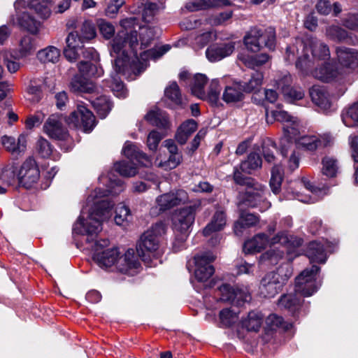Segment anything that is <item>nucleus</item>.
Wrapping results in <instances>:
<instances>
[{
	"mask_svg": "<svg viewBox=\"0 0 358 358\" xmlns=\"http://www.w3.org/2000/svg\"><path fill=\"white\" fill-rule=\"evenodd\" d=\"M100 183L106 185L107 189H95L87 197L86 204L83 208L78 220L73 227L74 236H82L90 245L92 252L93 260L101 268L114 266L118 261L120 252L117 248H108V239L96 240L98 234L101 231L102 222L111 217V208L113 204L103 197L111 194H117L124 189V185L120 180L112 179L102 175L99 178Z\"/></svg>",
	"mask_w": 358,
	"mask_h": 358,
	"instance_id": "1",
	"label": "nucleus"
},
{
	"mask_svg": "<svg viewBox=\"0 0 358 358\" xmlns=\"http://www.w3.org/2000/svg\"><path fill=\"white\" fill-rule=\"evenodd\" d=\"M120 25L122 30L111 41L110 55L116 57L114 64L116 73L139 74L148 66L149 59H157L170 50L169 45H164L141 52L139 58L137 50L150 45L155 36L154 28L139 25L135 17L121 20Z\"/></svg>",
	"mask_w": 358,
	"mask_h": 358,
	"instance_id": "2",
	"label": "nucleus"
},
{
	"mask_svg": "<svg viewBox=\"0 0 358 358\" xmlns=\"http://www.w3.org/2000/svg\"><path fill=\"white\" fill-rule=\"evenodd\" d=\"M330 58L327 45L319 39L309 36L303 40L296 39L294 44L286 49L285 59L296 61V67L304 75H309L310 69L320 61Z\"/></svg>",
	"mask_w": 358,
	"mask_h": 358,
	"instance_id": "3",
	"label": "nucleus"
},
{
	"mask_svg": "<svg viewBox=\"0 0 358 358\" xmlns=\"http://www.w3.org/2000/svg\"><path fill=\"white\" fill-rule=\"evenodd\" d=\"M166 227L162 222L153 224L141 236L137 245L138 255L144 262L158 258L162 253L161 238L166 234Z\"/></svg>",
	"mask_w": 358,
	"mask_h": 358,
	"instance_id": "4",
	"label": "nucleus"
},
{
	"mask_svg": "<svg viewBox=\"0 0 358 358\" xmlns=\"http://www.w3.org/2000/svg\"><path fill=\"white\" fill-rule=\"evenodd\" d=\"M234 179L237 184L246 186L243 200L247 205L255 207L262 203V206L260 207L261 210H266L270 208L271 203L264 199L265 192L264 185L255 181L252 178H244L238 170H235L234 172Z\"/></svg>",
	"mask_w": 358,
	"mask_h": 358,
	"instance_id": "5",
	"label": "nucleus"
},
{
	"mask_svg": "<svg viewBox=\"0 0 358 358\" xmlns=\"http://www.w3.org/2000/svg\"><path fill=\"white\" fill-rule=\"evenodd\" d=\"M292 275V271L288 264L278 268L276 272L268 273L261 280L260 294L264 297L275 296Z\"/></svg>",
	"mask_w": 358,
	"mask_h": 358,
	"instance_id": "6",
	"label": "nucleus"
},
{
	"mask_svg": "<svg viewBox=\"0 0 358 358\" xmlns=\"http://www.w3.org/2000/svg\"><path fill=\"white\" fill-rule=\"evenodd\" d=\"M200 206V201H197L193 206L180 209L173 214V229L174 233L182 234L180 243L187 238L189 229L194 222L195 212Z\"/></svg>",
	"mask_w": 358,
	"mask_h": 358,
	"instance_id": "7",
	"label": "nucleus"
},
{
	"mask_svg": "<svg viewBox=\"0 0 358 358\" xmlns=\"http://www.w3.org/2000/svg\"><path fill=\"white\" fill-rule=\"evenodd\" d=\"M244 43L247 49L252 52H258L262 44L268 49L273 50L275 43L274 31L270 29L262 33L260 29H252L244 37Z\"/></svg>",
	"mask_w": 358,
	"mask_h": 358,
	"instance_id": "8",
	"label": "nucleus"
},
{
	"mask_svg": "<svg viewBox=\"0 0 358 358\" xmlns=\"http://www.w3.org/2000/svg\"><path fill=\"white\" fill-rule=\"evenodd\" d=\"M319 271L320 268L317 266L303 270L296 278L295 292L303 296H310L313 294L319 287V284L316 282V275Z\"/></svg>",
	"mask_w": 358,
	"mask_h": 358,
	"instance_id": "9",
	"label": "nucleus"
},
{
	"mask_svg": "<svg viewBox=\"0 0 358 358\" xmlns=\"http://www.w3.org/2000/svg\"><path fill=\"white\" fill-rule=\"evenodd\" d=\"M289 242L288 237L285 233L278 234L271 241L268 240L264 234H259L245 243L243 250L245 253L259 252L268 245L280 244L286 246Z\"/></svg>",
	"mask_w": 358,
	"mask_h": 358,
	"instance_id": "10",
	"label": "nucleus"
},
{
	"mask_svg": "<svg viewBox=\"0 0 358 358\" xmlns=\"http://www.w3.org/2000/svg\"><path fill=\"white\" fill-rule=\"evenodd\" d=\"M266 120L268 122L275 120L284 124L283 130L285 137L281 141H287V139L294 138L299 132V122L296 117L289 115L284 110H272L271 113L266 111Z\"/></svg>",
	"mask_w": 358,
	"mask_h": 358,
	"instance_id": "11",
	"label": "nucleus"
},
{
	"mask_svg": "<svg viewBox=\"0 0 358 358\" xmlns=\"http://www.w3.org/2000/svg\"><path fill=\"white\" fill-rule=\"evenodd\" d=\"M294 185V188L303 187L305 190L310 193V194H307L297 190L289 192V190L287 189L285 193V198L286 199H296L303 203H314L318 199L320 194L322 193L321 189L314 188L307 178H305L295 182ZM291 188L293 189L294 187Z\"/></svg>",
	"mask_w": 358,
	"mask_h": 358,
	"instance_id": "12",
	"label": "nucleus"
},
{
	"mask_svg": "<svg viewBox=\"0 0 358 358\" xmlns=\"http://www.w3.org/2000/svg\"><path fill=\"white\" fill-rule=\"evenodd\" d=\"M66 122L74 127H82L85 132H90L95 126V117L85 106L78 105L77 110L71 113Z\"/></svg>",
	"mask_w": 358,
	"mask_h": 358,
	"instance_id": "13",
	"label": "nucleus"
},
{
	"mask_svg": "<svg viewBox=\"0 0 358 358\" xmlns=\"http://www.w3.org/2000/svg\"><path fill=\"white\" fill-rule=\"evenodd\" d=\"M214 259V255L210 252L197 255L194 257V276L196 280L199 282H205L212 276L215 269L211 262Z\"/></svg>",
	"mask_w": 358,
	"mask_h": 358,
	"instance_id": "14",
	"label": "nucleus"
},
{
	"mask_svg": "<svg viewBox=\"0 0 358 358\" xmlns=\"http://www.w3.org/2000/svg\"><path fill=\"white\" fill-rule=\"evenodd\" d=\"M309 74L324 83L336 82L341 84L346 81L345 73L341 71L338 67L330 63H325L314 69L312 68Z\"/></svg>",
	"mask_w": 358,
	"mask_h": 358,
	"instance_id": "15",
	"label": "nucleus"
},
{
	"mask_svg": "<svg viewBox=\"0 0 358 358\" xmlns=\"http://www.w3.org/2000/svg\"><path fill=\"white\" fill-rule=\"evenodd\" d=\"M40 177V171L34 159L27 158L22 164L18 173L19 183L25 188H30L36 183Z\"/></svg>",
	"mask_w": 358,
	"mask_h": 358,
	"instance_id": "16",
	"label": "nucleus"
},
{
	"mask_svg": "<svg viewBox=\"0 0 358 358\" xmlns=\"http://www.w3.org/2000/svg\"><path fill=\"white\" fill-rule=\"evenodd\" d=\"M220 293V300L224 302H229L236 306H241L244 302L249 301L251 299L250 294L246 287L234 288L229 285L223 284L219 287Z\"/></svg>",
	"mask_w": 358,
	"mask_h": 358,
	"instance_id": "17",
	"label": "nucleus"
},
{
	"mask_svg": "<svg viewBox=\"0 0 358 358\" xmlns=\"http://www.w3.org/2000/svg\"><path fill=\"white\" fill-rule=\"evenodd\" d=\"M336 55L341 71L345 73L347 78L357 67H358V51L353 48L338 47Z\"/></svg>",
	"mask_w": 358,
	"mask_h": 358,
	"instance_id": "18",
	"label": "nucleus"
},
{
	"mask_svg": "<svg viewBox=\"0 0 358 358\" xmlns=\"http://www.w3.org/2000/svg\"><path fill=\"white\" fill-rule=\"evenodd\" d=\"M25 5L24 0H17L15 2V8L16 11V24L22 28L26 29L32 34H37L41 27V22L37 21L29 13L21 11V8ZM13 23L15 22L13 20Z\"/></svg>",
	"mask_w": 358,
	"mask_h": 358,
	"instance_id": "19",
	"label": "nucleus"
},
{
	"mask_svg": "<svg viewBox=\"0 0 358 358\" xmlns=\"http://www.w3.org/2000/svg\"><path fill=\"white\" fill-rule=\"evenodd\" d=\"M189 199L187 193L182 189L163 194L156 199L160 211H165L176 206L186 203Z\"/></svg>",
	"mask_w": 358,
	"mask_h": 358,
	"instance_id": "20",
	"label": "nucleus"
},
{
	"mask_svg": "<svg viewBox=\"0 0 358 358\" xmlns=\"http://www.w3.org/2000/svg\"><path fill=\"white\" fill-rule=\"evenodd\" d=\"M163 145L167 149L169 157L167 159H162L161 156L157 158V166L164 170H171L176 168L182 162V155L178 152L176 143L172 139H166Z\"/></svg>",
	"mask_w": 358,
	"mask_h": 358,
	"instance_id": "21",
	"label": "nucleus"
},
{
	"mask_svg": "<svg viewBox=\"0 0 358 358\" xmlns=\"http://www.w3.org/2000/svg\"><path fill=\"white\" fill-rule=\"evenodd\" d=\"M116 269L129 275H134L139 272L141 264L133 249L127 250L122 255H120Z\"/></svg>",
	"mask_w": 358,
	"mask_h": 358,
	"instance_id": "22",
	"label": "nucleus"
},
{
	"mask_svg": "<svg viewBox=\"0 0 358 358\" xmlns=\"http://www.w3.org/2000/svg\"><path fill=\"white\" fill-rule=\"evenodd\" d=\"M237 43L239 42L231 41L211 45L206 49V57L211 62L220 61L234 52Z\"/></svg>",
	"mask_w": 358,
	"mask_h": 358,
	"instance_id": "23",
	"label": "nucleus"
},
{
	"mask_svg": "<svg viewBox=\"0 0 358 358\" xmlns=\"http://www.w3.org/2000/svg\"><path fill=\"white\" fill-rule=\"evenodd\" d=\"M334 138L327 133L319 136H304L300 138L299 143L306 150L313 151L320 148L330 145Z\"/></svg>",
	"mask_w": 358,
	"mask_h": 358,
	"instance_id": "24",
	"label": "nucleus"
},
{
	"mask_svg": "<svg viewBox=\"0 0 358 358\" xmlns=\"http://www.w3.org/2000/svg\"><path fill=\"white\" fill-rule=\"evenodd\" d=\"M43 131L50 138L54 139L63 140L66 136V131L57 115H52L48 118L43 125Z\"/></svg>",
	"mask_w": 358,
	"mask_h": 358,
	"instance_id": "25",
	"label": "nucleus"
},
{
	"mask_svg": "<svg viewBox=\"0 0 358 358\" xmlns=\"http://www.w3.org/2000/svg\"><path fill=\"white\" fill-rule=\"evenodd\" d=\"M216 33L211 29H201L191 34L189 42L193 49L201 50L216 39Z\"/></svg>",
	"mask_w": 358,
	"mask_h": 358,
	"instance_id": "26",
	"label": "nucleus"
},
{
	"mask_svg": "<svg viewBox=\"0 0 358 358\" xmlns=\"http://www.w3.org/2000/svg\"><path fill=\"white\" fill-rule=\"evenodd\" d=\"M1 142L6 150L15 157L24 154L27 148V138L22 134L19 136L17 141L13 137L4 136Z\"/></svg>",
	"mask_w": 358,
	"mask_h": 358,
	"instance_id": "27",
	"label": "nucleus"
},
{
	"mask_svg": "<svg viewBox=\"0 0 358 358\" xmlns=\"http://www.w3.org/2000/svg\"><path fill=\"white\" fill-rule=\"evenodd\" d=\"M328 243H321L313 241L309 243L306 255L311 262L324 264L327 260L326 251L329 250Z\"/></svg>",
	"mask_w": 358,
	"mask_h": 358,
	"instance_id": "28",
	"label": "nucleus"
},
{
	"mask_svg": "<svg viewBox=\"0 0 358 358\" xmlns=\"http://www.w3.org/2000/svg\"><path fill=\"white\" fill-rule=\"evenodd\" d=\"M290 140L281 141L280 152L287 163L288 169L293 171L299 166V154L294 148Z\"/></svg>",
	"mask_w": 358,
	"mask_h": 358,
	"instance_id": "29",
	"label": "nucleus"
},
{
	"mask_svg": "<svg viewBox=\"0 0 358 358\" xmlns=\"http://www.w3.org/2000/svg\"><path fill=\"white\" fill-rule=\"evenodd\" d=\"M80 52H82L83 57L86 59H92L96 62L99 59L98 52L92 48H89L83 50L66 46L64 50V55L68 61L74 62L78 59Z\"/></svg>",
	"mask_w": 358,
	"mask_h": 358,
	"instance_id": "30",
	"label": "nucleus"
},
{
	"mask_svg": "<svg viewBox=\"0 0 358 358\" xmlns=\"http://www.w3.org/2000/svg\"><path fill=\"white\" fill-rule=\"evenodd\" d=\"M227 223L226 214L222 210H217L213 215L211 221L203 229V234L205 236H209L213 233L221 231Z\"/></svg>",
	"mask_w": 358,
	"mask_h": 358,
	"instance_id": "31",
	"label": "nucleus"
},
{
	"mask_svg": "<svg viewBox=\"0 0 358 358\" xmlns=\"http://www.w3.org/2000/svg\"><path fill=\"white\" fill-rule=\"evenodd\" d=\"M37 48L36 40L29 35L22 36L18 41L17 54L19 59L32 55Z\"/></svg>",
	"mask_w": 358,
	"mask_h": 358,
	"instance_id": "32",
	"label": "nucleus"
},
{
	"mask_svg": "<svg viewBox=\"0 0 358 358\" xmlns=\"http://www.w3.org/2000/svg\"><path fill=\"white\" fill-rule=\"evenodd\" d=\"M196 129L197 123L195 120L189 119L183 122L177 129L176 140L178 143L184 145Z\"/></svg>",
	"mask_w": 358,
	"mask_h": 358,
	"instance_id": "33",
	"label": "nucleus"
},
{
	"mask_svg": "<svg viewBox=\"0 0 358 358\" xmlns=\"http://www.w3.org/2000/svg\"><path fill=\"white\" fill-rule=\"evenodd\" d=\"M264 322V316L261 312L251 311L242 320V327L248 331L257 332L261 329Z\"/></svg>",
	"mask_w": 358,
	"mask_h": 358,
	"instance_id": "34",
	"label": "nucleus"
},
{
	"mask_svg": "<svg viewBox=\"0 0 358 358\" xmlns=\"http://www.w3.org/2000/svg\"><path fill=\"white\" fill-rule=\"evenodd\" d=\"M208 79L205 74L196 73L191 80L190 90L192 94L201 99H206V92L205 87L208 83Z\"/></svg>",
	"mask_w": 358,
	"mask_h": 358,
	"instance_id": "35",
	"label": "nucleus"
},
{
	"mask_svg": "<svg viewBox=\"0 0 358 358\" xmlns=\"http://www.w3.org/2000/svg\"><path fill=\"white\" fill-rule=\"evenodd\" d=\"M310 95L312 101L322 109L327 110L330 108V96L324 89L313 87L310 90Z\"/></svg>",
	"mask_w": 358,
	"mask_h": 358,
	"instance_id": "36",
	"label": "nucleus"
},
{
	"mask_svg": "<svg viewBox=\"0 0 358 358\" xmlns=\"http://www.w3.org/2000/svg\"><path fill=\"white\" fill-rule=\"evenodd\" d=\"M242 85L239 83H233L225 87L222 99L227 103H234L243 99Z\"/></svg>",
	"mask_w": 358,
	"mask_h": 358,
	"instance_id": "37",
	"label": "nucleus"
},
{
	"mask_svg": "<svg viewBox=\"0 0 358 358\" xmlns=\"http://www.w3.org/2000/svg\"><path fill=\"white\" fill-rule=\"evenodd\" d=\"M123 155L129 160L136 159L143 165L150 164L148 157L143 152L138 151L136 146L131 142L127 141L122 148Z\"/></svg>",
	"mask_w": 358,
	"mask_h": 358,
	"instance_id": "38",
	"label": "nucleus"
},
{
	"mask_svg": "<svg viewBox=\"0 0 358 358\" xmlns=\"http://www.w3.org/2000/svg\"><path fill=\"white\" fill-rule=\"evenodd\" d=\"M60 56V50L53 45H49L37 52V58L44 64H55L59 62Z\"/></svg>",
	"mask_w": 358,
	"mask_h": 358,
	"instance_id": "39",
	"label": "nucleus"
},
{
	"mask_svg": "<svg viewBox=\"0 0 358 358\" xmlns=\"http://www.w3.org/2000/svg\"><path fill=\"white\" fill-rule=\"evenodd\" d=\"M90 60L91 62L81 61L78 64L79 72L83 76H101L103 74V70L101 67L97 65V62H99V58L96 62L93 61L92 59Z\"/></svg>",
	"mask_w": 358,
	"mask_h": 358,
	"instance_id": "40",
	"label": "nucleus"
},
{
	"mask_svg": "<svg viewBox=\"0 0 358 358\" xmlns=\"http://www.w3.org/2000/svg\"><path fill=\"white\" fill-rule=\"evenodd\" d=\"M95 89L92 81L80 76H74L71 82V90L75 92L93 93Z\"/></svg>",
	"mask_w": 358,
	"mask_h": 358,
	"instance_id": "41",
	"label": "nucleus"
},
{
	"mask_svg": "<svg viewBox=\"0 0 358 358\" xmlns=\"http://www.w3.org/2000/svg\"><path fill=\"white\" fill-rule=\"evenodd\" d=\"M29 7L41 18L47 19L50 16L51 9L48 0H24Z\"/></svg>",
	"mask_w": 358,
	"mask_h": 358,
	"instance_id": "42",
	"label": "nucleus"
},
{
	"mask_svg": "<svg viewBox=\"0 0 358 358\" xmlns=\"http://www.w3.org/2000/svg\"><path fill=\"white\" fill-rule=\"evenodd\" d=\"M164 96L166 99L176 106L183 103L180 87L176 82H171L164 90Z\"/></svg>",
	"mask_w": 358,
	"mask_h": 358,
	"instance_id": "43",
	"label": "nucleus"
},
{
	"mask_svg": "<svg viewBox=\"0 0 358 358\" xmlns=\"http://www.w3.org/2000/svg\"><path fill=\"white\" fill-rule=\"evenodd\" d=\"M342 120L346 127H358V101L343 110Z\"/></svg>",
	"mask_w": 358,
	"mask_h": 358,
	"instance_id": "44",
	"label": "nucleus"
},
{
	"mask_svg": "<svg viewBox=\"0 0 358 358\" xmlns=\"http://www.w3.org/2000/svg\"><path fill=\"white\" fill-rule=\"evenodd\" d=\"M93 107L101 118H105L110 111L113 104L108 97L101 96L92 101Z\"/></svg>",
	"mask_w": 358,
	"mask_h": 358,
	"instance_id": "45",
	"label": "nucleus"
},
{
	"mask_svg": "<svg viewBox=\"0 0 358 358\" xmlns=\"http://www.w3.org/2000/svg\"><path fill=\"white\" fill-rule=\"evenodd\" d=\"M164 8L163 2H147L144 4L142 17L144 22L150 23L154 20V17L160 10Z\"/></svg>",
	"mask_w": 358,
	"mask_h": 358,
	"instance_id": "46",
	"label": "nucleus"
},
{
	"mask_svg": "<svg viewBox=\"0 0 358 358\" xmlns=\"http://www.w3.org/2000/svg\"><path fill=\"white\" fill-rule=\"evenodd\" d=\"M262 164L260 156L257 153H251L248 159L241 164L240 168L243 172L251 173L252 171L259 169Z\"/></svg>",
	"mask_w": 358,
	"mask_h": 358,
	"instance_id": "47",
	"label": "nucleus"
},
{
	"mask_svg": "<svg viewBox=\"0 0 358 358\" xmlns=\"http://www.w3.org/2000/svg\"><path fill=\"white\" fill-rule=\"evenodd\" d=\"M114 168L121 176L125 177H133L137 173L136 164L131 160L117 162Z\"/></svg>",
	"mask_w": 358,
	"mask_h": 358,
	"instance_id": "48",
	"label": "nucleus"
},
{
	"mask_svg": "<svg viewBox=\"0 0 358 358\" xmlns=\"http://www.w3.org/2000/svg\"><path fill=\"white\" fill-rule=\"evenodd\" d=\"M283 169L279 165H275L271 169L270 187L272 192L277 194L280 191L281 184L283 180Z\"/></svg>",
	"mask_w": 358,
	"mask_h": 358,
	"instance_id": "49",
	"label": "nucleus"
},
{
	"mask_svg": "<svg viewBox=\"0 0 358 358\" xmlns=\"http://www.w3.org/2000/svg\"><path fill=\"white\" fill-rule=\"evenodd\" d=\"M263 74L259 71L254 72L250 77V79L248 82L245 83L244 85L242 86V89L245 92H252L258 91L263 81Z\"/></svg>",
	"mask_w": 358,
	"mask_h": 358,
	"instance_id": "50",
	"label": "nucleus"
},
{
	"mask_svg": "<svg viewBox=\"0 0 358 358\" xmlns=\"http://www.w3.org/2000/svg\"><path fill=\"white\" fill-rule=\"evenodd\" d=\"M326 34L329 38L334 41L352 42L351 38L348 36L347 31L337 26L332 25L327 27L326 29Z\"/></svg>",
	"mask_w": 358,
	"mask_h": 358,
	"instance_id": "51",
	"label": "nucleus"
},
{
	"mask_svg": "<svg viewBox=\"0 0 358 358\" xmlns=\"http://www.w3.org/2000/svg\"><path fill=\"white\" fill-rule=\"evenodd\" d=\"M115 213L114 220L117 225H124L131 217L129 208L122 203L117 205Z\"/></svg>",
	"mask_w": 358,
	"mask_h": 358,
	"instance_id": "52",
	"label": "nucleus"
},
{
	"mask_svg": "<svg viewBox=\"0 0 358 358\" xmlns=\"http://www.w3.org/2000/svg\"><path fill=\"white\" fill-rule=\"evenodd\" d=\"M239 59L248 67L255 69L266 64L269 60V56L266 54H260L254 57H247L239 56Z\"/></svg>",
	"mask_w": 358,
	"mask_h": 358,
	"instance_id": "53",
	"label": "nucleus"
},
{
	"mask_svg": "<svg viewBox=\"0 0 358 358\" xmlns=\"http://www.w3.org/2000/svg\"><path fill=\"white\" fill-rule=\"evenodd\" d=\"M266 327L271 330H275L278 328H282L288 330L292 328V324L285 322L283 319L275 314L269 315L266 319Z\"/></svg>",
	"mask_w": 358,
	"mask_h": 358,
	"instance_id": "54",
	"label": "nucleus"
},
{
	"mask_svg": "<svg viewBox=\"0 0 358 358\" xmlns=\"http://www.w3.org/2000/svg\"><path fill=\"white\" fill-rule=\"evenodd\" d=\"M108 83L109 87L117 97L124 98L127 96V91L124 89V84L117 75L112 76Z\"/></svg>",
	"mask_w": 358,
	"mask_h": 358,
	"instance_id": "55",
	"label": "nucleus"
},
{
	"mask_svg": "<svg viewBox=\"0 0 358 358\" xmlns=\"http://www.w3.org/2000/svg\"><path fill=\"white\" fill-rule=\"evenodd\" d=\"M258 222V217L251 213L242 214L240 219L234 224V232L237 236L241 235V230H238V227L243 225L249 227L255 225Z\"/></svg>",
	"mask_w": 358,
	"mask_h": 358,
	"instance_id": "56",
	"label": "nucleus"
},
{
	"mask_svg": "<svg viewBox=\"0 0 358 358\" xmlns=\"http://www.w3.org/2000/svg\"><path fill=\"white\" fill-rule=\"evenodd\" d=\"M299 303L300 300L294 294H285L278 301L279 306L291 311L294 310L299 306Z\"/></svg>",
	"mask_w": 358,
	"mask_h": 358,
	"instance_id": "57",
	"label": "nucleus"
},
{
	"mask_svg": "<svg viewBox=\"0 0 358 358\" xmlns=\"http://www.w3.org/2000/svg\"><path fill=\"white\" fill-rule=\"evenodd\" d=\"M15 175L13 171L6 167L0 170V194L6 192L8 187L13 181Z\"/></svg>",
	"mask_w": 358,
	"mask_h": 358,
	"instance_id": "58",
	"label": "nucleus"
},
{
	"mask_svg": "<svg viewBox=\"0 0 358 358\" xmlns=\"http://www.w3.org/2000/svg\"><path fill=\"white\" fill-rule=\"evenodd\" d=\"M322 173L328 177H335L338 172V165L336 159L326 157L322 160Z\"/></svg>",
	"mask_w": 358,
	"mask_h": 358,
	"instance_id": "59",
	"label": "nucleus"
},
{
	"mask_svg": "<svg viewBox=\"0 0 358 358\" xmlns=\"http://www.w3.org/2000/svg\"><path fill=\"white\" fill-rule=\"evenodd\" d=\"M220 320L224 327H229L234 324L238 318V312L231 308H224L220 312Z\"/></svg>",
	"mask_w": 358,
	"mask_h": 358,
	"instance_id": "60",
	"label": "nucleus"
},
{
	"mask_svg": "<svg viewBox=\"0 0 358 358\" xmlns=\"http://www.w3.org/2000/svg\"><path fill=\"white\" fill-rule=\"evenodd\" d=\"M221 88L220 86V82L217 79H213L211 80L209 89L206 92V96L205 100L215 103L219 99L220 94Z\"/></svg>",
	"mask_w": 358,
	"mask_h": 358,
	"instance_id": "61",
	"label": "nucleus"
},
{
	"mask_svg": "<svg viewBox=\"0 0 358 358\" xmlns=\"http://www.w3.org/2000/svg\"><path fill=\"white\" fill-rule=\"evenodd\" d=\"M164 137L159 132L156 130L151 131L147 138L146 144L148 149L151 151H156L158 145Z\"/></svg>",
	"mask_w": 358,
	"mask_h": 358,
	"instance_id": "62",
	"label": "nucleus"
},
{
	"mask_svg": "<svg viewBox=\"0 0 358 358\" xmlns=\"http://www.w3.org/2000/svg\"><path fill=\"white\" fill-rule=\"evenodd\" d=\"M36 148L38 154L44 158L49 157L52 152L51 145L43 138L38 139Z\"/></svg>",
	"mask_w": 358,
	"mask_h": 358,
	"instance_id": "63",
	"label": "nucleus"
},
{
	"mask_svg": "<svg viewBox=\"0 0 358 358\" xmlns=\"http://www.w3.org/2000/svg\"><path fill=\"white\" fill-rule=\"evenodd\" d=\"M3 61L8 71L11 73L17 72L20 68V64L13 59V55L7 52L3 54Z\"/></svg>",
	"mask_w": 358,
	"mask_h": 358,
	"instance_id": "64",
	"label": "nucleus"
}]
</instances>
